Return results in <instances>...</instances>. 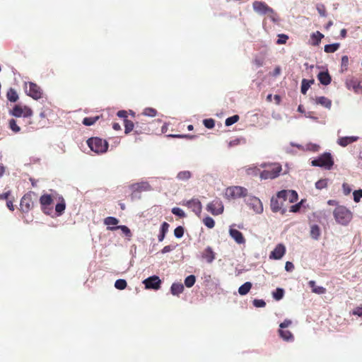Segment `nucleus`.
<instances>
[{"mask_svg":"<svg viewBox=\"0 0 362 362\" xmlns=\"http://www.w3.org/2000/svg\"><path fill=\"white\" fill-rule=\"evenodd\" d=\"M247 174L256 175L258 174L259 169L257 167L249 168L247 170Z\"/></svg>","mask_w":362,"mask_h":362,"instance_id":"obj_60","label":"nucleus"},{"mask_svg":"<svg viewBox=\"0 0 362 362\" xmlns=\"http://www.w3.org/2000/svg\"><path fill=\"white\" fill-rule=\"evenodd\" d=\"M7 98L11 102H16L18 99L17 92L13 88H10L7 92Z\"/></svg>","mask_w":362,"mask_h":362,"instance_id":"obj_35","label":"nucleus"},{"mask_svg":"<svg viewBox=\"0 0 362 362\" xmlns=\"http://www.w3.org/2000/svg\"><path fill=\"white\" fill-rule=\"evenodd\" d=\"M353 195L354 202H358L362 198V189L355 190Z\"/></svg>","mask_w":362,"mask_h":362,"instance_id":"obj_56","label":"nucleus"},{"mask_svg":"<svg viewBox=\"0 0 362 362\" xmlns=\"http://www.w3.org/2000/svg\"><path fill=\"white\" fill-rule=\"evenodd\" d=\"M11 115L16 117H23L22 107L20 105H15L13 110L11 112Z\"/></svg>","mask_w":362,"mask_h":362,"instance_id":"obj_39","label":"nucleus"},{"mask_svg":"<svg viewBox=\"0 0 362 362\" xmlns=\"http://www.w3.org/2000/svg\"><path fill=\"white\" fill-rule=\"evenodd\" d=\"M22 110H23V117H32L33 111L30 107H28L27 106H23V107H22Z\"/></svg>","mask_w":362,"mask_h":362,"instance_id":"obj_53","label":"nucleus"},{"mask_svg":"<svg viewBox=\"0 0 362 362\" xmlns=\"http://www.w3.org/2000/svg\"><path fill=\"white\" fill-rule=\"evenodd\" d=\"M349 64V57L347 56H343L341 57V68L344 70L347 69Z\"/></svg>","mask_w":362,"mask_h":362,"instance_id":"obj_58","label":"nucleus"},{"mask_svg":"<svg viewBox=\"0 0 362 362\" xmlns=\"http://www.w3.org/2000/svg\"><path fill=\"white\" fill-rule=\"evenodd\" d=\"M203 223L209 228H213L215 226L214 220L210 216L204 218L203 219Z\"/></svg>","mask_w":362,"mask_h":362,"instance_id":"obj_43","label":"nucleus"},{"mask_svg":"<svg viewBox=\"0 0 362 362\" xmlns=\"http://www.w3.org/2000/svg\"><path fill=\"white\" fill-rule=\"evenodd\" d=\"M9 127L14 132H20L21 129L17 125L16 121L14 119H11L9 120Z\"/></svg>","mask_w":362,"mask_h":362,"instance_id":"obj_47","label":"nucleus"},{"mask_svg":"<svg viewBox=\"0 0 362 362\" xmlns=\"http://www.w3.org/2000/svg\"><path fill=\"white\" fill-rule=\"evenodd\" d=\"M290 325H291V321L290 320H285L283 322H281L279 325L280 329H285L288 327Z\"/></svg>","mask_w":362,"mask_h":362,"instance_id":"obj_62","label":"nucleus"},{"mask_svg":"<svg viewBox=\"0 0 362 362\" xmlns=\"http://www.w3.org/2000/svg\"><path fill=\"white\" fill-rule=\"evenodd\" d=\"M175 248V245H166L165 246L162 250H161V252L163 254H165V253H168V252H171L172 250H173Z\"/></svg>","mask_w":362,"mask_h":362,"instance_id":"obj_61","label":"nucleus"},{"mask_svg":"<svg viewBox=\"0 0 362 362\" xmlns=\"http://www.w3.org/2000/svg\"><path fill=\"white\" fill-rule=\"evenodd\" d=\"M206 209L213 216H218L223 214L224 206L222 201L216 198L206 205Z\"/></svg>","mask_w":362,"mask_h":362,"instance_id":"obj_8","label":"nucleus"},{"mask_svg":"<svg viewBox=\"0 0 362 362\" xmlns=\"http://www.w3.org/2000/svg\"><path fill=\"white\" fill-rule=\"evenodd\" d=\"M229 235L238 244L240 245L245 243L243 233L238 230L233 228V226H230L229 228Z\"/></svg>","mask_w":362,"mask_h":362,"instance_id":"obj_15","label":"nucleus"},{"mask_svg":"<svg viewBox=\"0 0 362 362\" xmlns=\"http://www.w3.org/2000/svg\"><path fill=\"white\" fill-rule=\"evenodd\" d=\"M280 337L286 341H291L293 340V336L292 333L288 330H284V329H279Z\"/></svg>","mask_w":362,"mask_h":362,"instance_id":"obj_30","label":"nucleus"},{"mask_svg":"<svg viewBox=\"0 0 362 362\" xmlns=\"http://www.w3.org/2000/svg\"><path fill=\"white\" fill-rule=\"evenodd\" d=\"M169 224L167 222H163L160 228V233L158 235V240L159 242H162L165 236V234L168 233L169 229Z\"/></svg>","mask_w":362,"mask_h":362,"instance_id":"obj_27","label":"nucleus"},{"mask_svg":"<svg viewBox=\"0 0 362 362\" xmlns=\"http://www.w3.org/2000/svg\"><path fill=\"white\" fill-rule=\"evenodd\" d=\"M293 269H294V265L292 262H286L285 269L287 272H292L293 270Z\"/></svg>","mask_w":362,"mask_h":362,"instance_id":"obj_63","label":"nucleus"},{"mask_svg":"<svg viewBox=\"0 0 362 362\" xmlns=\"http://www.w3.org/2000/svg\"><path fill=\"white\" fill-rule=\"evenodd\" d=\"M253 305L256 308H264L266 305V303L262 299H255L253 300Z\"/></svg>","mask_w":362,"mask_h":362,"instance_id":"obj_57","label":"nucleus"},{"mask_svg":"<svg viewBox=\"0 0 362 362\" xmlns=\"http://www.w3.org/2000/svg\"><path fill=\"white\" fill-rule=\"evenodd\" d=\"M315 103L320 105L329 110L332 107V100L325 96L317 97L315 98Z\"/></svg>","mask_w":362,"mask_h":362,"instance_id":"obj_22","label":"nucleus"},{"mask_svg":"<svg viewBox=\"0 0 362 362\" xmlns=\"http://www.w3.org/2000/svg\"><path fill=\"white\" fill-rule=\"evenodd\" d=\"M358 140V137L356 136H342V137H339L337 139V144H339V146H341L342 147H346L348 145H349Z\"/></svg>","mask_w":362,"mask_h":362,"instance_id":"obj_18","label":"nucleus"},{"mask_svg":"<svg viewBox=\"0 0 362 362\" xmlns=\"http://www.w3.org/2000/svg\"><path fill=\"white\" fill-rule=\"evenodd\" d=\"M346 86L349 89L352 88L356 93L362 92L361 82L354 78L346 81Z\"/></svg>","mask_w":362,"mask_h":362,"instance_id":"obj_19","label":"nucleus"},{"mask_svg":"<svg viewBox=\"0 0 362 362\" xmlns=\"http://www.w3.org/2000/svg\"><path fill=\"white\" fill-rule=\"evenodd\" d=\"M321 232L317 225H313L310 229V236L315 240H317L320 236Z\"/></svg>","mask_w":362,"mask_h":362,"instance_id":"obj_32","label":"nucleus"},{"mask_svg":"<svg viewBox=\"0 0 362 362\" xmlns=\"http://www.w3.org/2000/svg\"><path fill=\"white\" fill-rule=\"evenodd\" d=\"M316 8H317V12L319 13V14L321 16H322V17L327 16L325 6L323 4H317Z\"/></svg>","mask_w":362,"mask_h":362,"instance_id":"obj_48","label":"nucleus"},{"mask_svg":"<svg viewBox=\"0 0 362 362\" xmlns=\"http://www.w3.org/2000/svg\"><path fill=\"white\" fill-rule=\"evenodd\" d=\"M333 216L336 222L342 226H347L353 218L352 212L344 206H337L333 211Z\"/></svg>","mask_w":362,"mask_h":362,"instance_id":"obj_2","label":"nucleus"},{"mask_svg":"<svg viewBox=\"0 0 362 362\" xmlns=\"http://www.w3.org/2000/svg\"><path fill=\"white\" fill-rule=\"evenodd\" d=\"M260 166L265 168V170L260 173V178L262 180L274 179L279 176L282 170L281 165L279 163H264Z\"/></svg>","mask_w":362,"mask_h":362,"instance_id":"obj_3","label":"nucleus"},{"mask_svg":"<svg viewBox=\"0 0 362 362\" xmlns=\"http://www.w3.org/2000/svg\"><path fill=\"white\" fill-rule=\"evenodd\" d=\"M186 205L197 216L202 213V205L197 199H192L187 202Z\"/></svg>","mask_w":362,"mask_h":362,"instance_id":"obj_13","label":"nucleus"},{"mask_svg":"<svg viewBox=\"0 0 362 362\" xmlns=\"http://www.w3.org/2000/svg\"><path fill=\"white\" fill-rule=\"evenodd\" d=\"M87 144L90 150L97 154L105 153L108 148V143L98 137H92L87 140Z\"/></svg>","mask_w":362,"mask_h":362,"instance_id":"obj_4","label":"nucleus"},{"mask_svg":"<svg viewBox=\"0 0 362 362\" xmlns=\"http://www.w3.org/2000/svg\"><path fill=\"white\" fill-rule=\"evenodd\" d=\"M59 202L55 206V211L57 216L63 214L66 209V203L62 197H59Z\"/></svg>","mask_w":362,"mask_h":362,"instance_id":"obj_23","label":"nucleus"},{"mask_svg":"<svg viewBox=\"0 0 362 362\" xmlns=\"http://www.w3.org/2000/svg\"><path fill=\"white\" fill-rule=\"evenodd\" d=\"M245 202L256 214H262L263 212V205L259 198L247 194Z\"/></svg>","mask_w":362,"mask_h":362,"instance_id":"obj_9","label":"nucleus"},{"mask_svg":"<svg viewBox=\"0 0 362 362\" xmlns=\"http://www.w3.org/2000/svg\"><path fill=\"white\" fill-rule=\"evenodd\" d=\"M98 119H99L98 116H96L94 117H85L83 119L82 123L86 126H91V125L94 124Z\"/></svg>","mask_w":362,"mask_h":362,"instance_id":"obj_41","label":"nucleus"},{"mask_svg":"<svg viewBox=\"0 0 362 362\" xmlns=\"http://www.w3.org/2000/svg\"><path fill=\"white\" fill-rule=\"evenodd\" d=\"M323 37L324 35L319 31L312 33L310 35L311 45L313 46L318 45Z\"/></svg>","mask_w":362,"mask_h":362,"instance_id":"obj_24","label":"nucleus"},{"mask_svg":"<svg viewBox=\"0 0 362 362\" xmlns=\"http://www.w3.org/2000/svg\"><path fill=\"white\" fill-rule=\"evenodd\" d=\"M184 235V228L182 227V226H177L175 230H174V235L177 238H181Z\"/></svg>","mask_w":362,"mask_h":362,"instance_id":"obj_51","label":"nucleus"},{"mask_svg":"<svg viewBox=\"0 0 362 362\" xmlns=\"http://www.w3.org/2000/svg\"><path fill=\"white\" fill-rule=\"evenodd\" d=\"M278 40L276 41V44L278 45H283V44H285L287 41V40L288 39V35H285V34H279L278 35Z\"/></svg>","mask_w":362,"mask_h":362,"instance_id":"obj_54","label":"nucleus"},{"mask_svg":"<svg viewBox=\"0 0 362 362\" xmlns=\"http://www.w3.org/2000/svg\"><path fill=\"white\" fill-rule=\"evenodd\" d=\"M203 124L207 129H212L215 126V121L213 119H205Z\"/></svg>","mask_w":362,"mask_h":362,"instance_id":"obj_52","label":"nucleus"},{"mask_svg":"<svg viewBox=\"0 0 362 362\" xmlns=\"http://www.w3.org/2000/svg\"><path fill=\"white\" fill-rule=\"evenodd\" d=\"M202 257L207 263H212L216 258V254L211 247H207L202 252Z\"/></svg>","mask_w":362,"mask_h":362,"instance_id":"obj_20","label":"nucleus"},{"mask_svg":"<svg viewBox=\"0 0 362 362\" xmlns=\"http://www.w3.org/2000/svg\"><path fill=\"white\" fill-rule=\"evenodd\" d=\"M317 78L320 82L325 86H327L331 83V76L328 71L320 72L317 75Z\"/></svg>","mask_w":362,"mask_h":362,"instance_id":"obj_21","label":"nucleus"},{"mask_svg":"<svg viewBox=\"0 0 362 362\" xmlns=\"http://www.w3.org/2000/svg\"><path fill=\"white\" fill-rule=\"evenodd\" d=\"M252 8L254 11L258 15H266L272 22L275 23H279V18L278 14L265 2L261 1H255L252 3Z\"/></svg>","mask_w":362,"mask_h":362,"instance_id":"obj_1","label":"nucleus"},{"mask_svg":"<svg viewBox=\"0 0 362 362\" xmlns=\"http://www.w3.org/2000/svg\"><path fill=\"white\" fill-rule=\"evenodd\" d=\"M313 166H317L329 170L334 165V160L329 153H324L318 158L312 160Z\"/></svg>","mask_w":362,"mask_h":362,"instance_id":"obj_6","label":"nucleus"},{"mask_svg":"<svg viewBox=\"0 0 362 362\" xmlns=\"http://www.w3.org/2000/svg\"><path fill=\"white\" fill-rule=\"evenodd\" d=\"M340 47L339 43H333L329 45H326L325 46L324 50L327 53H334L336 52Z\"/></svg>","mask_w":362,"mask_h":362,"instance_id":"obj_34","label":"nucleus"},{"mask_svg":"<svg viewBox=\"0 0 362 362\" xmlns=\"http://www.w3.org/2000/svg\"><path fill=\"white\" fill-rule=\"evenodd\" d=\"M191 176H192V174H191L190 171L184 170V171H180V173H177V179H178L179 180L186 181V180H188L191 177Z\"/></svg>","mask_w":362,"mask_h":362,"instance_id":"obj_33","label":"nucleus"},{"mask_svg":"<svg viewBox=\"0 0 362 362\" xmlns=\"http://www.w3.org/2000/svg\"><path fill=\"white\" fill-rule=\"evenodd\" d=\"M343 192L345 195H348L351 193V189L349 185L344 183L342 185Z\"/></svg>","mask_w":362,"mask_h":362,"instance_id":"obj_59","label":"nucleus"},{"mask_svg":"<svg viewBox=\"0 0 362 362\" xmlns=\"http://www.w3.org/2000/svg\"><path fill=\"white\" fill-rule=\"evenodd\" d=\"M284 290L281 288H277L275 290V291H274L272 293L273 298L276 300H281L284 297Z\"/></svg>","mask_w":362,"mask_h":362,"instance_id":"obj_37","label":"nucleus"},{"mask_svg":"<svg viewBox=\"0 0 362 362\" xmlns=\"http://www.w3.org/2000/svg\"><path fill=\"white\" fill-rule=\"evenodd\" d=\"M33 195H34L33 192H29L22 197L20 206L23 212H28L33 207Z\"/></svg>","mask_w":362,"mask_h":362,"instance_id":"obj_11","label":"nucleus"},{"mask_svg":"<svg viewBox=\"0 0 362 362\" xmlns=\"http://www.w3.org/2000/svg\"><path fill=\"white\" fill-rule=\"evenodd\" d=\"M353 315H358L361 317L362 316V307H358L354 309L352 312Z\"/></svg>","mask_w":362,"mask_h":362,"instance_id":"obj_64","label":"nucleus"},{"mask_svg":"<svg viewBox=\"0 0 362 362\" xmlns=\"http://www.w3.org/2000/svg\"><path fill=\"white\" fill-rule=\"evenodd\" d=\"M252 286V284L250 281H247L244 283L243 285H241L238 288V293L240 296H245L249 293L251 288Z\"/></svg>","mask_w":362,"mask_h":362,"instance_id":"obj_28","label":"nucleus"},{"mask_svg":"<svg viewBox=\"0 0 362 362\" xmlns=\"http://www.w3.org/2000/svg\"><path fill=\"white\" fill-rule=\"evenodd\" d=\"M119 223V220L112 216H108L104 219V223L107 226V230H109V227H116Z\"/></svg>","mask_w":362,"mask_h":362,"instance_id":"obj_31","label":"nucleus"},{"mask_svg":"<svg viewBox=\"0 0 362 362\" xmlns=\"http://www.w3.org/2000/svg\"><path fill=\"white\" fill-rule=\"evenodd\" d=\"M239 119V116L235 115H233L232 117H228L226 121H225V124L226 126H230L233 124H235V122H237Z\"/></svg>","mask_w":362,"mask_h":362,"instance_id":"obj_46","label":"nucleus"},{"mask_svg":"<svg viewBox=\"0 0 362 362\" xmlns=\"http://www.w3.org/2000/svg\"><path fill=\"white\" fill-rule=\"evenodd\" d=\"M284 205L283 201L279 200L277 197H272L271 199V209L273 212H278L281 211V214H284L286 210L282 209Z\"/></svg>","mask_w":362,"mask_h":362,"instance_id":"obj_17","label":"nucleus"},{"mask_svg":"<svg viewBox=\"0 0 362 362\" xmlns=\"http://www.w3.org/2000/svg\"><path fill=\"white\" fill-rule=\"evenodd\" d=\"M327 185V180L326 179L320 180L315 183V187L318 189H322L325 188Z\"/></svg>","mask_w":362,"mask_h":362,"instance_id":"obj_50","label":"nucleus"},{"mask_svg":"<svg viewBox=\"0 0 362 362\" xmlns=\"http://www.w3.org/2000/svg\"><path fill=\"white\" fill-rule=\"evenodd\" d=\"M289 192L290 193L288 194V197L287 198V200L291 203L296 202L298 199L297 193L293 190H289Z\"/></svg>","mask_w":362,"mask_h":362,"instance_id":"obj_55","label":"nucleus"},{"mask_svg":"<svg viewBox=\"0 0 362 362\" xmlns=\"http://www.w3.org/2000/svg\"><path fill=\"white\" fill-rule=\"evenodd\" d=\"M129 188L132 191V197H136L137 193L151 190V187L147 181H141L131 185Z\"/></svg>","mask_w":362,"mask_h":362,"instance_id":"obj_10","label":"nucleus"},{"mask_svg":"<svg viewBox=\"0 0 362 362\" xmlns=\"http://www.w3.org/2000/svg\"><path fill=\"white\" fill-rule=\"evenodd\" d=\"M52 197L49 194H43L40 198V203L42 211L46 214H49L48 211H46V206H49L52 203Z\"/></svg>","mask_w":362,"mask_h":362,"instance_id":"obj_16","label":"nucleus"},{"mask_svg":"<svg viewBox=\"0 0 362 362\" xmlns=\"http://www.w3.org/2000/svg\"><path fill=\"white\" fill-rule=\"evenodd\" d=\"M183 290L184 286L181 283H173L170 287V291L173 296H178L182 293Z\"/></svg>","mask_w":362,"mask_h":362,"instance_id":"obj_26","label":"nucleus"},{"mask_svg":"<svg viewBox=\"0 0 362 362\" xmlns=\"http://www.w3.org/2000/svg\"><path fill=\"white\" fill-rule=\"evenodd\" d=\"M309 286L311 288L312 291L317 294H324L326 292V288L322 286H317L315 281L311 280L308 282Z\"/></svg>","mask_w":362,"mask_h":362,"instance_id":"obj_25","label":"nucleus"},{"mask_svg":"<svg viewBox=\"0 0 362 362\" xmlns=\"http://www.w3.org/2000/svg\"><path fill=\"white\" fill-rule=\"evenodd\" d=\"M127 281L124 279H117L115 283V287L118 290H123L127 287Z\"/></svg>","mask_w":362,"mask_h":362,"instance_id":"obj_42","label":"nucleus"},{"mask_svg":"<svg viewBox=\"0 0 362 362\" xmlns=\"http://www.w3.org/2000/svg\"><path fill=\"white\" fill-rule=\"evenodd\" d=\"M290 193L289 190H281L277 193L276 197L279 200H282L283 202L287 200L288 197V194Z\"/></svg>","mask_w":362,"mask_h":362,"instance_id":"obj_44","label":"nucleus"},{"mask_svg":"<svg viewBox=\"0 0 362 362\" xmlns=\"http://www.w3.org/2000/svg\"><path fill=\"white\" fill-rule=\"evenodd\" d=\"M172 213L175 214V216H177L180 218L185 217V213L184 211L178 207H174L172 209Z\"/></svg>","mask_w":362,"mask_h":362,"instance_id":"obj_49","label":"nucleus"},{"mask_svg":"<svg viewBox=\"0 0 362 362\" xmlns=\"http://www.w3.org/2000/svg\"><path fill=\"white\" fill-rule=\"evenodd\" d=\"M247 189L240 186H232L226 189L224 197L228 200H233L239 198H246Z\"/></svg>","mask_w":362,"mask_h":362,"instance_id":"obj_5","label":"nucleus"},{"mask_svg":"<svg viewBox=\"0 0 362 362\" xmlns=\"http://www.w3.org/2000/svg\"><path fill=\"white\" fill-rule=\"evenodd\" d=\"M25 88L28 95L30 96L34 100H38L42 98V90L36 83L33 82L25 83Z\"/></svg>","mask_w":362,"mask_h":362,"instance_id":"obj_7","label":"nucleus"},{"mask_svg":"<svg viewBox=\"0 0 362 362\" xmlns=\"http://www.w3.org/2000/svg\"><path fill=\"white\" fill-rule=\"evenodd\" d=\"M286 252V247L282 244H278L274 250L270 253L269 258L274 259H280Z\"/></svg>","mask_w":362,"mask_h":362,"instance_id":"obj_14","label":"nucleus"},{"mask_svg":"<svg viewBox=\"0 0 362 362\" xmlns=\"http://www.w3.org/2000/svg\"><path fill=\"white\" fill-rule=\"evenodd\" d=\"M314 83V80L303 79L301 83V93L305 94L309 89L310 85Z\"/></svg>","mask_w":362,"mask_h":362,"instance_id":"obj_36","label":"nucleus"},{"mask_svg":"<svg viewBox=\"0 0 362 362\" xmlns=\"http://www.w3.org/2000/svg\"><path fill=\"white\" fill-rule=\"evenodd\" d=\"M117 229H120L122 232L128 238L129 240L132 237V232L130 229L126 226H117L116 227H109V230H115Z\"/></svg>","mask_w":362,"mask_h":362,"instance_id":"obj_29","label":"nucleus"},{"mask_svg":"<svg viewBox=\"0 0 362 362\" xmlns=\"http://www.w3.org/2000/svg\"><path fill=\"white\" fill-rule=\"evenodd\" d=\"M143 284L147 289L158 290L160 287L161 281L158 276L154 275L144 279Z\"/></svg>","mask_w":362,"mask_h":362,"instance_id":"obj_12","label":"nucleus"},{"mask_svg":"<svg viewBox=\"0 0 362 362\" xmlns=\"http://www.w3.org/2000/svg\"><path fill=\"white\" fill-rule=\"evenodd\" d=\"M143 115L147 117H153L157 115V110L152 107H146L144 110Z\"/></svg>","mask_w":362,"mask_h":362,"instance_id":"obj_40","label":"nucleus"},{"mask_svg":"<svg viewBox=\"0 0 362 362\" xmlns=\"http://www.w3.org/2000/svg\"><path fill=\"white\" fill-rule=\"evenodd\" d=\"M134 124L133 122L128 120L127 119H124V132L125 134H129L130 132H132L134 129Z\"/></svg>","mask_w":362,"mask_h":362,"instance_id":"obj_45","label":"nucleus"},{"mask_svg":"<svg viewBox=\"0 0 362 362\" xmlns=\"http://www.w3.org/2000/svg\"><path fill=\"white\" fill-rule=\"evenodd\" d=\"M196 281V277L194 275H189L187 276L185 279V285L187 288H191Z\"/></svg>","mask_w":362,"mask_h":362,"instance_id":"obj_38","label":"nucleus"}]
</instances>
